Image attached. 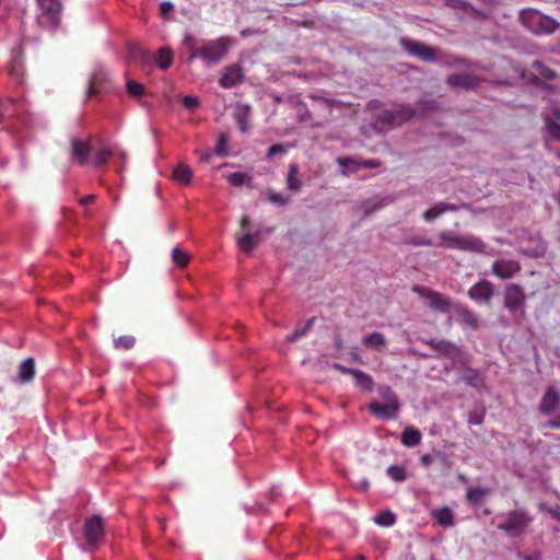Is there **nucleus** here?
<instances>
[{
  "instance_id": "nucleus-1",
  "label": "nucleus",
  "mask_w": 560,
  "mask_h": 560,
  "mask_svg": "<svg viewBox=\"0 0 560 560\" xmlns=\"http://www.w3.org/2000/svg\"><path fill=\"white\" fill-rule=\"evenodd\" d=\"M185 45L189 49L188 61L199 58L206 66L221 62L229 52L232 42L229 37L196 42L192 37H186Z\"/></svg>"
},
{
  "instance_id": "nucleus-2",
  "label": "nucleus",
  "mask_w": 560,
  "mask_h": 560,
  "mask_svg": "<svg viewBox=\"0 0 560 560\" xmlns=\"http://www.w3.org/2000/svg\"><path fill=\"white\" fill-rule=\"evenodd\" d=\"M28 120L27 105L23 98L0 101V124L10 131L18 132Z\"/></svg>"
},
{
  "instance_id": "nucleus-3",
  "label": "nucleus",
  "mask_w": 560,
  "mask_h": 560,
  "mask_svg": "<svg viewBox=\"0 0 560 560\" xmlns=\"http://www.w3.org/2000/svg\"><path fill=\"white\" fill-rule=\"evenodd\" d=\"M438 237L442 241L438 246L471 253H486L487 245L475 235H458L450 231L440 232Z\"/></svg>"
},
{
  "instance_id": "nucleus-4",
  "label": "nucleus",
  "mask_w": 560,
  "mask_h": 560,
  "mask_svg": "<svg viewBox=\"0 0 560 560\" xmlns=\"http://www.w3.org/2000/svg\"><path fill=\"white\" fill-rule=\"evenodd\" d=\"M415 115L416 110L410 105L399 104L394 108L381 110L374 122V128L378 132H385L394 127L400 126Z\"/></svg>"
},
{
  "instance_id": "nucleus-5",
  "label": "nucleus",
  "mask_w": 560,
  "mask_h": 560,
  "mask_svg": "<svg viewBox=\"0 0 560 560\" xmlns=\"http://www.w3.org/2000/svg\"><path fill=\"white\" fill-rule=\"evenodd\" d=\"M520 21L527 31L536 35H549L557 31L559 23L553 19L533 9H524L520 13Z\"/></svg>"
},
{
  "instance_id": "nucleus-6",
  "label": "nucleus",
  "mask_w": 560,
  "mask_h": 560,
  "mask_svg": "<svg viewBox=\"0 0 560 560\" xmlns=\"http://www.w3.org/2000/svg\"><path fill=\"white\" fill-rule=\"evenodd\" d=\"M533 517L525 510H513L506 513L504 521L498 524V529L503 530L509 537L517 538L522 536Z\"/></svg>"
},
{
  "instance_id": "nucleus-7",
  "label": "nucleus",
  "mask_w": 560,
  "mask_h": 560,
  "mask_svg": "<svg viewBox=\"0 0 560 560\" xmlns=\"http://www.w3.org/2000/svg\"><path fill=\"white\" fill-rule=\"evenodd\" d=\"M383 396L386 398L387 402L382 405L380 402L372 401L368 406L369 411L380 419H396L400 408L396 394L387 386L384 389Z\"/></svg>"
},
{
  "instance_id": "nucleus-8",
  "label": "nucleus",
  "mask_w": 560,
  "mask_h": 560,
  "mask_svg": "<svg viewBox=\"0 0 560 560\" xmlns=\"http://www.w3.org/2000/svg\"><path fill=\"white\" fill-rule=\"evenodd\" d=\"M412 292L429 301V306L436 312L448 313L452 307V300L443 294L423 285L416 284Z\"/></svg>"
},
{
  "instance_id": "nucleus-9",
  "label": "nucleus",
  "mask_w": 560,
  "mask_h": 560,
  "mask_svg": "<svg viewBox=\"0 0 560 560\" xmlns=\"http://www.w3.org/2000/svg\"><path fill=\"white\" fill-rule=\"evenodd\" d=\"M104 521L98 515H92L84 521L83 535L92 548H97L104 540Z\"/></svg>"
},
{
  "instance_id": "nucleus-10",
  "label": "nucleus",
  "mask_w": 560,
  "mask_h": 560,
  "mask_svg": "<svg viewBox=\"0 0 560 560\" xmlns=\"http://www.w3.org/2000/svg\"><path fill=\"white\" fill-rule=\"evenodd\" d=\"M40 9L38 21L42 25L55 27L60 21L61 3L59 0H37Z\"/></svg>"
},
{
  "instance_id": "nucleus-11",
  "label": "nucleus",
  "mask_w": 560,
  "mask_h": 560,
  "mask_svg": "<svg viewBox=\"0 0 560 560\" xmlns=\"http://www.w3.org/2000/svg\"><path fill=\"white\" fill-rule=\"evenodd\" d=\"M445 4L452 9L462 11L465 16L474 22H482L489 19L490 11L477 10L466 0H444Z\"/></svg>"
},
{
  "instance_id": "nucleus-12",
  "label": "nucleus",
  "mask_w": 560,
  "mask_h": 560,
  "mask_svg": "<svg viewBox=\"0 0 560 560\" xmlns=\"http://www.w3.org/2000/svg\"><path fill=\"white\" fill-rule=\"evenodd\" d=\"M401 45L411 55L424 61H434L436 59V49L422 43L402 37Z\"/></svg>"
},
{
  "instance_id": "nucleus-13",
  "label": "nucleus",
  "mask_w": 560,
  "mask_h": 560,
  "mask_svg": "<svg viewBox=\"0 0 560 560\" xmlns=\"http://www.w3.org/2000/svg\"><path fill=\"white\" fill-rule=\"evenodd\" d=\"M243 69L240 65L224 67L219 79V85L223 89H232L244 81Z\"/></svg>"
},
{
  "instance_id": "nucleus-14",
  "label": "nucleus",
  "mask_w": 560,
  "mask_h": 560,
  "mask_svg": "<svg viewBox=\"0 0 560 560\" xmlns=\"http://www.w3.org/2000/svg\"><path fill=\"white\" fill-rule=\"evenodd\" d=\"M24 40H20L19 45L11 51V58L8 66L9 74L15 80L22 81L24 77L23 49Z\"/></svg>"
},
{
  "instance_id": "nucleus-15",
  "label": "nucleus",
  "mask_w": 560,
  "mask_h": 560,
  "mask_svg": "<svg viewBox=\"0 0 560 560\" xmlns=\"http://www.w3.org/2000/svg\"><path fill=\"white\" fill-rule=\"evenodd\" d=\"M521 270V265L514 259H498L491 266V271L500 279H510Z\"/></svg>"
},
{
  "instance_id": "nucleus-16",
  "label": "nucleus",
  "mask_w": 560,
  "mask_h": 560,
  "mask_svg": "<svg viewBox=\"0 0 560 560\" xmlns=\"http://www.w3.org/2000/svg\"><path fill=\"white\" fill-rule=\"evenodd\" d=\"M468 296L477 303L489 302L493 294L494 288L488 280H481L475 283L467 292Z\"/></svg>"
},
{
  "instance_id": "nucleus-17",
  "label": "nucleus",
  "mask_w": 560,
  "mask_h": 560,
  "mask_svg": "<svg viewBox=\"0 0 560 560\" xmlns=\"http://www.w3.org/2000/svg\"><path fill=\"white\" fill-rule=\"evenodd\" d=\"M525 303V294L521 285L518 284H509L505 289L504 294V306L509 311H516L522 307Z\"/></svg>"
},
{
  "instance_id": "nucleus-18",
  "label": "nucleus",
  "mask_w": 560,
  "mask_h": 560,
  "mask_svg": "<svg viewBox=\"0 0 560 560\" xmlns=\"http://www.w3.org/2000/svg\"><path fill=\"white\" fill-rule=\"evenodd\" d=\"M92 147L89 141H83L78 138L70 140V152L72 160L79 165L83 166L88 163L89 155Z\"/></svg>"
},
{
  "instance_id": "nucleus-19",
  "label": "nucleus",
  "mask_w": 560,
  "mask_h": 560,
  "mask_svg": "<svg viewBox=\"0 0 560 560\" xmlns=\"http://www.w3.org/2000/svg\"><path fill=\"white\" fill-rule=\"evenodd\" d=\"M559 406L560 392L555 386L547 387L540 400L539 411L544 415H551Z\"/></svg>"
},
{
  "instance_id": "nucleus-20",
  "label": "nucleus",
  "mask_w": 560,
  "mask_h": 560,
  "mask_svg": "<svg viewBox=\"0 0 560 560\" xmlns=\"http://www.w3.org/2000/svg\"><path fill=\"white\" fill-rule=\"evenodd\" d=\"M446 82L451 86L463 88L467 90L475 89L478 85L477 78L469 73L452 74L446 79Z\"/></svg>"
},
{
  "instance_id": "nucleus-21",
  "label": "nucleus",
  "mask_w": 560,
  "mask_h": 560,
  "mask_svg": "<svg viewBox=\"0 0 560 560\" xmlns=\"http://www.w3.org/2000/svg\"><path fill=\"white\" fill-rule=\"evenodd\" d=\"M252 108L247 104L237 103L234 109V120L242 132H247L250 128L249 117Z\"/></svg>"
},
{
  "instance_id": "nucleus-22",
  "label": "nucleus",
  "mask_w": 560,
  "mask_h": 560,
  "mask_svg": "<svg viewBox=\"0 0 560 560\" xmlns=\"http://www.w3.org/2000/svg\"><path fill=\"white\" fill-rule=\"evenodd\" d=\"M459 206L450 202H438L423 213V219L432 222L447 211H457Z\"/></svg>"
},
{
  "instance_id": "nucleus-23",
  "label": "nucleus",
  "mask_w": 560,
  "mask_h": 560,
  "mask_svg": "<svg viewBox=\"0 0 560 560\" xmlns=\"http://www.w3.org/2000/svg\"><path fill=\"white\" fill-rule=\"evenodd\" d=\"M35 376V361L33 358L25 359L19 366L18 381L26 384L33 381Z\"/></svg>"
},
{
  "instance_id": "nucleus-24",
  "label": "nucleus",
  "mask_w": 560,
  "mask_h": 560,
  "mask_svg": "<svg viewBox=\"0 0 560 560\" xmlns=\"http://www.w3.org/2000/svg\"><path fill=\"white\" fill-rule=\"evenodd\" d=\"M545 128L551 139L560 142V109L552 113V117H546Z\"/></svg>"
},
{
  "instance_id": "nucleus-25",
  "label": "nucleus",
  "mask_w": 560,
  "mask_h": 560,
  "mask_svg": "<svg viewBox=\"0 0 560 560\" xmlns=\"http://www.w3.org/2000/svg\"><path fill=\"white\" fill-rule=\"evenodd\" d=\"M422 434L415 427H407L401 433V444L406 447H415L420 444Z\"/></svg>"
},
{
  "instance_id": "nucleus-26",
  "label": "nucleus",
  "mask_w": 560,
  "mask_h": 560,
  "mask_svg": "<svg viewBox=\"0 0 560 560\" xmlns=\"http://www.w3.org/2000/svg\"><path fill=\"white\" fill-rule=\"evenodd\" d=\"M287 187L292 192H299L302 188V180L299 177V166L295 163L289 165L287 175Z\"/></svg>"
},
{
  "instance_id": "nucleus-27",
  "label": "nucleus",
  "mask_w": 560,
  "mask_h": 560,
  "mask_svg": "<svg viewBox=\"0 0 560 560\" xmlns=\"http://www.w3.org/2000/svg\"><path fill=\"white\" fill-rule=\"evenodd\" d=\"M106 81V74L102 72H94L89 80L88 93L89 96H95L102 93L103 84Z\"/></svg>"
},
{
  "instance_id": "nucleus-28",
  "label": "nucleus",
  "mask_w": 560,
  "mask_h": 560,
  "mask_svg": "<svg viewBox=\"0 0 560 560\" xmlns=\"http://www.w3.org/2000/svg\"><path fill=\"white\" fill-rule=\"evenodd\" d=\"M362 342L366 348H372L381 351L384 349L386 345V339L383 334L374 331L372 334L366 335L363 338Z\"/></svg>"
},
{
  "instance_id": "nucleus-29",
  "label": "nucleus",
  "mask_w": 560,
  "mask_h": 560,
  "mask_svg": "<svg viewBox=\"0 0 560 560\" xmlns=\"http://www.w3.org/2000/svg\"><path fill=\"white\" fill-rule=\"evenodd\" d=\"M456 312L463 324L474 329L478 328L479 319L472 311L465 306H457Z\"/></svg>"
},
{
  "instance_id": "nucleus-30",
  "label": "nucleus",
  "mask_w": 560,
  "mask_h": 560,
  "mask_svg": "<svg viewBox=\"0 0 560 560\" xmlns=\"http://www.w3.org/2000/svg\"><path fill=\"white\" fill-rule=\"evenodd\" d=\"M173 177L182 185H188L191 182L192 171L186 164H178L173 172Z\"/></svg>"
},
{
  "instance_id": "nucleus-31",
  "label": "nucleus",
  "mask_w": 560,
  "mask_h": 560,
  "mask_svg": "<svg viewBox=\"0 0 560 560\" xmlns=\"http://www.w3.org/2000/svg\"><path fill=\"white\" fill-rule=\"evenodd\" d=\"M353 378L355 382V385L359 386L364 392H372L374 382L373 378L365 372L355 370L353 373Z\"/></svg>"
},
{
  "instance_id": "nucleus-32",
  "label": "nucleus",
  "mask_w": 560,
  "mask_h": 560,
  "mask_svg": "<svg viewBox=\"0 0 560 560\" xmlns=\"http://www.w3.org/2000/svg\"><path fill=\"white\" fill-rule=\"evenodd\" d=\"M236 241L240 249L246 254L252 253L254 247L257 244V241L255 240L254 235L250 233H244L242 235H236Z\"/></svg>"
},
{
  "instance_id": "nucleus-33",
  "label": "nucleus",
  "mask_w": 560,
  "mask_h": 560,
  "mask_svg": "<svg viewBox=\"0 0 560 560\" xmlns=\"http://www.w3.org/2000/svg\"><path fill=\"white\" fill-rule=\"evenodd\" d=\"M491 490L489 488H469L466 492V498L470 503L478 504L481 503L483 498L490 494Z\"/></svg>"
},
{
  "instance_id": "nucleus-34",
  "label": "nucleus",
  "mask_w": 560,
  "mask_h": 560,
  "mask_svg": "<svg viewBox=\"0 0 560 560\" xmlns=\"http://www.w3.org/2000/svg\"><path fill=\"white\" fill-rule=\"evenodd\" d=\"M172 260L177 267L185 268L190 261V255L180 246H175L172 249Z\"/></svg>"
},
{
  "instance_id": "nucleus-35",
  "label": "nucleus",
  "mask_w": 560,
  "mask_h": 560,
  "mask_svg": "<svg viewBox=\"0 0 560 560\" xmlns=\"http://www.w3.org/2000/svg\"><path fill=\"white\" fill-rule=\"evenodd\" d=\"M433 516L440 525L445 527L452 526L454 523L453 512L446 506L435 511Z\"/></svg>"
},
{
  "instance_id": "nucleus-36",
  "label": "nucleus",
  "mask_w": 560,
  "mask_h": 560,
  "mask_svg": "<svg viewBox=\"0 0 560 560\" xmlns=\"http://www.w3.org/2000/svg\"><path fill=\"white\" fill-rule=\"evenodd\" d=\"M155 61L162 70L168 69L173 62V51L168 48H161L156 54Z\"/></svg>"
},
{
  "instance_id": "nucleus-37",
  "label": "nucleus",
  "mask_w": 560,
  "mask_h": 560,
  "mask_svg": "<svg viewBox=\"0 0 560 560\" xmlns=\"http://www.w3.org/2000/svg\"><path fill=\"white\" fill-rule=\"evenodd\" d=\"M228 183L234 187H240L242 185L250 186L252 178L246 173L243 172H234L225 176Z\"/></svg>"
},
{
  "instance_id": "nucleus-38",
  "label": "nucleus",
  "mask_w": 560,
  "mask_h": 560,
  "mask_svg": "<svg viewBox=\"0 0 560 560\" xmlns=\"http://www.w3.org/2000/svg\"><path fill=\"white\" fill-rule=\"evenodd\" d=\"M393 201H394V199L390 197H385L381 201L366 200L362 203V207L364 209L365 215H369V214L373 213L374 211L389 205Z\"/></svg>"
},
{
  "instance_id": "nucleus-39",
  "label": "nucleus",
  "mask_w": 560,
  "mask_h": 560,
  "mask_svg": "<svg viewBox=\"0 0 560 560\" xmlns=\"http://www.w3.org/2000/svg\"><path fill=\"white\" fill-rule=\"evenodd\" d=\"M337 163L340 166H349L352 164H358L354 161V159H352V158H338ZM359 164L366 168H374V167H378L381 165V163L376 160H365V161L360 162Z\"/></svg>"
},
{
  "instance_id": "nucleus-40",
  "label": "nucleus",
  "mask_w": 560,
  "mask_h": 560,
  "mask_svg": "<svg viewBox=\"0 0 560 560\" xmlns=\"http://www.w3.org/2000/svg\"><path fill=\"white\" fill-rule=\"evenodd\" d=\"M113 151L108 148H102L96 152L95 159L93 161V165L95 167H101L105 165L108 160L113 156Z\"/></svg>"
},
{
  "instance_id": "nucleus-41",
  "label": "nucleus",
  "mask_w": 560,
  "mask_h": 560,
  "mask_svg": "<svg viewBox=\"0 0 560 560\" xmlns=\"http://www.w3.org/2000/svg\"><path fill=\"white\" fill-rule=\"evenodd\" d=\"M374 521L376 524H378L381 526L389 527L395 524L396 516L390 511H384L381 514H378Z\"/></svg>"
},
{
  "instance_id": "nucleus-42",
  "label": "nucleus",
  "mask_w": 560,
  "mask_h": 560,
  "mask_svg": "<svg viewBox=\"0 0 560 560\" xmlns=\"http://www.w3.org/2000/svg\"><path fill=\"white\" fill-rule=\"evenodd\" d=\"M533 69H535L536 72L546 80H552L556 78V72L539 61L533 62Z\"/></svg>"
},
{
  "instance_id": "nucleus-43",
  "label": "nucleus",
  "mask_w": 560,
  "mask_h": 560,
  "mask_svg": "<svg viewBox=\"0 0 560 560\" xmlns=\"http://www.w3.org/2000/svg\"><path fill=\"white\" fill-rule=\"evenodd\" d=\"M387 475L395 481L401 482L406 480L407 475L405 468L392 465L387 468Z\"/></svg>"
},
{
  "instance_id": "nucleus-44",
  "label": "nucleus",
  "mask_w": 560,
  "mask_h": 560,
  "mask_svg": "<svg viewBox=\"0 0 560 560\" xmlns=\"http://www.w3.org/2000/svg\"><path fill=\"white\" fill-rule=\"evenodd\" d=\"M126 90H127L128 94L130 96H132V97H139L144 92L143 85L141 83L137 82V81H133V80L127 81Z\"/></svg>"
},
{
  "instance_id": "nucleus-45",
  "label": "nucleus",
  "mask_w": 560,
  "mask_h": 560,
  "mask_svg": "<svg viewBox=\"0 0 560 560\" xmlns=\"http://www.w3.org/2000/svg\"><path fill=\"white\" fill-rule=\"evenodd\" d=\"M135 338L132 336H120L114 340L115 348L128 350L133 347Z\"/></svg>"
},
{
  "instance_id": "nucleus-46",
  "label": "nucleus",
  "mask_w": 560,
  "mask_h": 560,
  "mask_svg": "<svg viewBox=\"0 0 560 560\" xmlns=\"http://www.w3.org/2000/svg\"><path fill=\"white\" fill-rule=\"evenodd\" d=\"M268 200L275 205L287 206L290 201V197L284 196L281 192L270 191L268 194Z\"/></svg>"
},
{
  "instance_id": "nucleus-47",
  "label": "nucleus",
  "mask_w": 560,
  "mask_h": 560,
  "mask_svg": "<svg viewBox=\"0 0 560 560\" xmlns=\"http://www.w3.org/2000/svg\"><path fill=\"white\" fill-rule=\"evenodd\" d=\"M431 349L440 351V352H448L451 348V343L446 340H435L431 339L427 342Z\"/></svg>"
},
{
  "instance_id": "nucleus-48",
  "label": "nucleus",
  "mask_w": 560,
  "mask_h": 560,
  "mask_svg": "<svg viewBox=\"0 0 560 560\" xmlns=\"http://www.w3.org/2000/svg\"><path fill=\"white\" fill-rule=\"evenodd\" d=\"M183 106L190 112H194L200 105L199 98L190 95L183 97Z\"/></svg>"
},
{
  "instance_id": "nucleus-49",
  "label": "nucleus",
  "mask_w": 560,
  "mask_h": 560,
  "mask_svg": "<svg viewBox=\"0 0 560 560\" xmlns=\"http://www.w3.org/2000/svg\"><path fill=\"white\" fill-rule=\"evenodd\" d=\"M312 324V320H310L306 326L300 330H295L292 334L287 336V341L289 342H295L299 339H301L303 336H305L306 331L310 329Z\"/></svg>"
},
{
  "instance_id": "nucleus-50",
  "label": "nucleus",
  "mask_w": 560,
  "mask_h": 560,
  "mask_svg": "<svg viewBox=\"0 0 560 560\" xmlns=\"http://www.w3.org/2000/svg\"><path fill=\"white\" fill-rule=\"evenodd\" d=\"M408 244L413 246H432L434 243L431 238L422 237V236H412L407 241Z\"/></svg>"
},
{
  "instance_id": "nucleus-51",
  "label": "nucleus",
  "mask_w": 560,
  "mask_h": 560,
  "mask_svg": "<svg viewBox=\"0 0 560 560\" xmlns=\"http://www.w3.org/2000/svg\"><path fill=\"white\" fill-rule=\"evenodd\" d=\"M174 10V4L171 1H163L160 3V14L164 19H168V15Z\"/></svg>"
},
{
  "instance_id": "nucleus-52",
  "label": "nucleus",
  "mask_w": 560,
  "mask_h": 560,
  "mask_svg": "<svg viewBox=\"0 0 560 560\" xmlns=\"http://www.w3.org/2000/svg\"><path fill=\"white\" fill-rule=\"evenodd\" d=\"M285 152H287V149H285L284 145H282V144H273V145L268 148L267 155L270 158V156H273V155H277V154H284Z\"/></svg>"
},
{
  "instance_id": "nucleus-53",
  "label": "nucleus",
  "mask_w": 560,
  "mask_h": 560,
  "mask_svg": "<svg viewBox=\"0 0 560 560\" xmlns=\"http://www.w3.org/2000/svg\"><path fill=\"white\" fill-rule=\"evenodd\" d=\"M334 368H335L336 370L340 371L341 373H343V374H349V375H351V376H353V373H354V372H355V370H357V369H350V368L343 366V365H341V364H339V363H336V364L334 365Z\"/></svg>"
},
{
  "instance_id": "nucleus-54",
  "label": "nucleus",
  "mask_w": 560,
  "mask_h": 560,
  "mask_svg": "<svg viewBox=\"0 0 560 560\" xmlns=\"http://www.w3.org/2000/svg\"><path fill=\"white\" fill-rule=\"evenodd\" d=\"M545 427L546 428H550V429H555V430H559L560 429V415L558 416V418L549 420L545 424Z\"/></svg>"
},
{
  "instance_id": "nucleus-55",
  "label": "nucleus",
  "mask_w": 560,
  "mask_h": 560,
  "mask_svg": "<svg viewBox=\"0 0 560 560\" xmlns=\"http://www.w3.org/2000/svg\"><path fill=\"white\" fill-rule=\"evenodd\" d=\"M95 199H96V196H95V195H88V196L82 197V198L80 199V203H81L82 206H86V205L93 203V202L95 201Z\"/></svg>"
},
{
  "instance_id": "nucleus-56",
  "label": "nucleus",
  "mask_w": 560,
  "mask_h": 560,
  "mask_svg": "<svg viewBox=\"0 0 560 560\" xmlns=\"http://www.w3.org/2000/svg\"><path fill=\"white\" fill-rule=\"evenodd\" d=\"M420 464L423 467H429L432 464V456L429 454H424L420 457Z\"/></svg>"
},
{
  "instance_id": "nucleus-57",
  "label": "nucleus",
  "mask_w": 560,
  "mask_h": 560,
  "mask_svg": "<svg viewBox=\"0 0 560 560\" xmlns=\"http://www.w3.org/2000/svg\"><path fill=\"white\" fill-rule=\"evenodd\" d=\"M548 513L551 515V517L560 521V506L550 508Z\"/></svg>"
},
{
  "instance_id": "nucleus-58",
  "label": "nucleus",
  "mask_w": 560,
  "mask_h": 560,
  "mask_svg": "<svg viewBox=\"0 0 560 560\" xmlns=\"http://www.w3.org/2000/svg\"><path fill=\"white\" fill-rule=\"evenodd\" d=\"M524 560H541V556L539 553H533L523 557Z\"/></svg>"
},
{
  "instance_id": "nucleus-59",
  "label": "nucleus",
  "mask_w": 560,
  "mask_h": 560,
  "mask_svg": "<svg viewBox=\"0 0 560 560\" xmlns=\"http://www.w3.org/2000/svg\"><path fill=\"white\" fill-rule=\"evenodd\" d=\"M249 224V218L248 217H243L242 220H241V228L242 229H246Z\"/></svg>"
},
{
  "instance_id": "nucleus-60",
  "label": "nucleus",
  "mask_w": 560,
  "mask_h": 560,
  "mask_svg": "<svg viewBox=\"0 0 560 560\" xmlns=\"http://www.w3.org/2000/svg\"><path fill=\"white\" fill-rule=\"evenodd\" d=\"M137 54H141L140 48H138V47H132V48L130 49V57H135Z\"/></svg>"
},
{
  "instance_id": "nucleus-61",
  "label": "nucleus",
  "mask_w": 560,
  "mask_h": 560,
  "mask_svg": "<svg viewBox=\"0 0 560 560\" xmlns=\"http://www.w3.org/2000/svg\"><path fill=\"white\" fill-rule=\"evenodd\" d=\"M354 560H365V558L363 556H357Z\"/></svg>"
},
{
  "instance_id": "nucleus-62",
  "label": "nucleus",
  "mask_w": 560,
  "mask_h": 560,
  "mask_svg": "<svg viewBox=\"0 0 560 560\" xmlns=\"http://www.w3.org/2000/svg\"><path fill=\"white\" fill-rule=\"evenodd\" d=\"M300 106L303 107L305 109V112H307L305 104H300Z\"/></svg>"
},
{
  "instance_id": "nucleus-63",
  "label": "nucleus",
  "mask_w": 560,
  "mask_h": 560,
  "mask_svg": "<svg viewBox=\"0 0 560 560\" xmlns=\"http://www.w3.org/2000/svg\"><path fill=\"white\" fill-rule=\"evenodd\" d=\"M224 143V139L223 137L220 139V144H223Z\"/></svg>"
}]
</instances>
